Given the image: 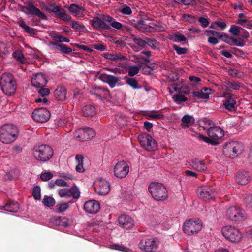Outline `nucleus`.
<instances>
[{"label": "nucleus", "mask_w": 252, "mask_h": 252, "mask_svg": "<svg viewBox=\"0 0 252 252\" xmlns=\"http://www.w3.org/2000/svg\"><path fill=\"white\" fill-rule=\"evenodd\" d=\"M19 135L17 127L12 124H5L0 128V141L4 144L15 141Z\"/></svg>", "instance_id": "f257e3e1"}, {"label": "nucleus", "mask_w": 252, "mask_h": 252, "mask_svg": "<svg viewBox=\"0 0 252 252\" xmlns=\"http://www.w3.org/2000/svg\"><path fill=\"white\" fill-rule=\"evenodd\" d=\"M0 84L2 91L7 95L11 96L16 92L17 83L12 74L3 73L0 77Z\"/></svg>", "instance_id": "f03ea898"}, {"label": "nucleus", "mask_w": 252, "mask_h": 252, "mask_svg": "<svg viewBox=\"0 0 252 252\" xmlns=\"http://www.w3.org/2000/svg\"><path fill=\"white\" fill-rule=\"evenodd\" d=\"M148 189L152 197L156 201H163L168 197L167 189L161 183L152 182Z\"/></svg>", "instance_id": "7ed1b4c3"}, {"label": "nucleus", "mask_w": 252, "mask_h": 252, "mask_svg": "<svg viewBox=\"0 0 252 252\" xmlns=\"http://www.w3.org/2000/svg\"><path fill=\"white\" fill-rule=\"evenodd\" d=\"M33 155L37 160L47 161L53 156V150L48 145L36 146L33 149Z\"/></svg>", "instance_id": "20e7f679"}, {"label": "nucleus", "mask_w": 252, "mask_h": 252, "mask_svg": "<svg viewBox=\"0 0 252 252\" xmlns=\"http://www.w3.org/2000/svg\"><path fill=\"white\" fill-rule=\"evenodd\" d=\"M202 224L199 219H189L187 220L183 226L185 233L188 235H192L198 233L202 229Z\"/></svg>", "instance_id": "39448f33"}, {"label": "nucleus", "mask_w": 252, "mask_h": 252, "mask_svg": "<svg viewBox=\"0 0 252 252\" xmlns=\"http://www.w3.org/2000/svg\"><path fill=\"white\" fill-rule=\"evenodd\" d=\"M44 9L47 11L54 13L55 17L65 22H68L71 20V16L66 14L65 10L60 5H56L54 3H50L48 5H45Z\"/></svg>", "instance_id": "423d86ee"}, {"label": "nucleus", "mask_w": 252, "mask_h": 252, "mask_svg": "<svg viewBox=\"0 0 252 252\" xmlns=\"http://www.w3.org/2000/svg\"><path fill=\"white\" fill-rule=\"evenodd\" d=\"M243 150V146L241 143L232 141L225 144L223 152L226 156L233 158L241 154Z\"/></svg>", "instance_id": "0eeeda50"}, {"label": "nucleus", "mask_w": 252, "mask_h": 252, "mask_svg": "<svg viewBox=\"0 0 252 252\" xmlns=\"http://www.w3.org/2000/svg\"><path fill=\"white\" fill-rule=\"evenodd\" d=\"M20 11L27 15L36 16L41 20H47V16L42 12L39 8L35 6L32 1H28L27 6H25L21 4H18Z\"/></svg>", "instance_id": "6e6552de"}, {"label": "nucleus", "mask_w": 252, "mask_h": 252, "mask_svg": "<svg viewBox=\"0 0 252 252\" xmlns=\"http://www.w3.org/2000/svg\"><path fill=\"white\" fill-rule=\"evenodd\" d=\"M222 233L226 239L233 243L239 242L242 238V234L239 229L232 226L223 227Z\"/></svg>", "instance_id": "1a4fd4ad"}, {"label": "nucleus", "mask_w": 252, "mask_h": 252, "mask_svg": "<svg viewBox=\"0 0 252 252\" xmlns=\"http://www.w3.org/2000/svg\"><path fill=\"white\" fill-rule=\"evenodd\" d=\"M138 140L141 146L148 151H155L157 148L155 140L149 134H140L138 136Z\"/></svg>", "instance_id": "9d476101"}, {"label": "nucleus", "mask_w": 252, "mask_h": 252, "mask_svg": "<svg viewBox=\"0 0 252 252\" xmlns=\"http://www.w3.org/2000/svg\"><path fill=\"white\" fill-rule=\"evenodd\" d=\"M198 197L205 201L214 199L216 193L214 188L207 186L200 187L197 189Z\"/></svg>", "instance_id": "9b49d317"}, {"label": "nucleus", "mask_w": 252, "mask_h": 252, "mask_svg": "<svg viewBox=\"0 0 252 252\" xmlns=\"http://www.w3.org/2000/svg\"><path fill=\"white\" fill-rule=\"evenodd\" d=\"M227 217L233 221H242L245 218L244 211L236 206L229 207L226 211Z\"/></svg>", "instance_id": "f8f14e48"}, {"label": "nucleus", "mask_w": 252, "mask_h": 252, "mask_svg": "<svg viewBox=\"0 0 252 252\" xmlns=\"http://www.w3.org/2000/svg\"><path fill=\"white\" fill-rule=\"evenodd\" d=\"M95 131L91 128H80L76 131L74 137L79 141H85L94 137Z\"/></svg>", "instance_id": "ddd939ff"}, {"label": "nucleus", "mask_w": 252, "mask_h": 252, "mask_svg": "<svg viewBox=\"0 0 252 252\" xmlns=\"http://www.w3.org/2000/svg\"><path fill=\"white\" fill-rule=\"evenodd\" d=\"M109 15H103L102 18L99 17L95 16L92 20L90 21V24L94 29L98 30H109L111 27L109 24H107V21H105Z\"/></svg>", "instance_id": "4468645a"}, {"label": "nucleus", "mask_w": 252, "mask_h": 252, "mask_svg": "<svg viewBox=\"0 0 252 252\" xmlns=\"http://www.w3.org/2000/svg\"><path fill=\"white\" fill-rule=\"evenodd\" d=\"M32 117L35 121L39 123H44L49 119L50 113L46 108H38L33 111Z\"/></svg>", "instance_id": "2eb2a0df"}, {"label": "nucleus", "mask_w": 252, "mask_h": 252, "mask_svg": "<svg viewBox=\"0 0 252 252\" xmlns=\"http://www.w3.org/2000/svg\"><path fill=\"white\" fill-rule=\"evenodd\" d=\"M139 247L145 252H155L157 250V244L153 238L142 239L139 243Z\"/></svg>", "instance_id": "dca6fc26"}, {"label": "nucleus", "mask_w": 252, "mask_h": 252, "mask_svg": "<svg viewBox=\"0 0 252 252\" xmlns=\"http://www.w3.org/2000/svg\"><path fill=\"white\" fill-rule=\"evenodd\" d=\"M129 166L124 161L118 162L114 166V175L119 178L125 177L129 172Z\"/></svg>", "instance_id": "f3484780"}, {"label": "nucleus", "mask_w": 252, "mask_h": 252, "mask_svg": "<svg viewBox=\"0 0 252 252\" xmlns=\"http://www.w3.org/2000/svg\"><path fill=\"white\" fill-rule=\"evenodd\" d=\"M222 96L225 98L223 101L224 108L229 111L235 110L237 97L229 92H224Z\"/></svg>", "instance_id": "a211bd4d"}, {"label": "nucleus", "mask_w": 252, "mask_h": 252, "mask_svg": "<svg viewBox=\"0 0 252 252\" xmlns=\"http://www.w3.org/2000/svg\"><path fill=\"white\" fill-rule=\"evenodd\" d=\"M95 191L99 195H105L110 190V184L105 180L101 179L98 180L95 186Z\"/></svg>", "instance_id": "6ab92c4d"}, {"label": "nucleus", "mask_w": 252, "mask_h": 252, "mask_svg": "<svg viewBox=\"0 0 252 252\" xmlns=\"http://www.w3.org/2000/svg\"><path fill=\"white\" fill-rule=\"evenodd\" d=\"M84 209L88 213L95 214L99 210L100 204L97 201L90 200L85 203Z\"/></svg>", "instance_id": "aec40b11"}, {"label": "nucleus", "mask_w": 252, "mask_h": 252, "mask_svg": "<svg viewBox=\"0 0 252 252\" xmlns=\"http://www.w3.org/2000/svg\"><path fill=\"white\" fill-rule=\"evenodd\" d=\"M119 224L124 228L128 229L134 225L133 220L128 215H122L118 218Z\"/></svg>", "instance_id": "412c9836"}, {"label": "nucleus", "mask_w": 252, "mask_h": 252, "mask_svg": "<svg viewBox=\"0 0 252 252\" xmlns=\"http://www.w3.org/2000/svg\"><path fill=\"white\" fill-rule=\"evenodd\" d=\"M236 182L242 185L247 184L251 180V177L248 172L238 171L235 175Z\"/></svg>", "instance_id": "4be33fe9"}, {"label": "nucleus", "mask_w": 252, "mask_h": 252, "mask_svg": "<svg viewBox=\"0 0 252 252\" xmlns=\"http://www.w3.org/2000/svg\"><path fill=\"white\" fill-rule=\"evenodd\" d=\"M68 11L74 16L82 18L84 16L83 13L85 11V9L80 5L72 3L68 7Z\"/></svg>", "instance_id": "5701e85b"}, {"label": "nucleus", "mask_w": 252, "mask_h": 252, "mask_svg": "<svg viewBox=\"0 0 252 252\" xmlns=\"http://www.w3.org/2000/svg\"><path fill=\"white\" fill-rule=\"evenodd\" d=\"M99 78L103 82L107 83L111 88H113L116 84L121 80L120 77L104 73L101 74Z\"/></svg>", "instance_id": "b1692460"}, {"label": "nucleus", "mask_w": 252, "mask_h": 252, "mask_svg": "<svg viewBox=\"0 0 252 252\" xmlns=\"http://www.w3.org/2000/svg\"><path fill=\"white\" fill-rule=\"evenodd\" d=\"M55 98L58 101H64L68 98L66 88L64 86H58L54 91Z\"/></svg>", "instance_id": "393cba45"}, {"label": "nucleus", "mask_w": 252, "mask_h": 252, "mask_svg": "<svg viewBox=\"0 0 252 252\" xmlns=\"http://www.w3.org/2000/svg\"><path fill=\"white\" fill-rule=\"evenodd\" d=\"M209 137L217 141L221 139L224 136L223 130L219 127H214L210 128L207 131Z\"/></svg>", "instance_id": "a878e982"}, {"label": "nucleus", "mask_w": 252, "mask_h": 252, "mask_svg": "<svg viewBox=\"0 0 252 252\" xmlns=\"http://www.w3.org/2000/svg\"><path fill=\"white\" fill-rule=\"evenodd\" d=\"M47 83V80L45 76L42 73L37 74L32 80V85L36 88L43 87Z\"/></svg>", "instance_id": "bb28decb"}, {"label": "nucleus", "mask_w": 252, "mask_h": 252, "mask_svg": "<svg viewBox=\"0 0 252 252\" xmlns=\"http://www.w3.org/2000/svg\"><path fill=\"white\" fill-rule=\"evenodd\" d=\"M189 163L190 166L198 171H204L207 168L203 160H199L197 158L192 159Z\"/></svg>", "instance_id": "cd10ccee"}, {"label": "nucleus", "mask_w": 252, "mask_h": 252, "mask_svg": "<svg viewBox=\"0 0 252 252\" xmlns=\"http://www.w3.org/2000/svg\"><path fill=\"white\" fill-rule=\"evenodd\" d=\"M226 43L230 45H235L239 47H243L246 45V41L241 38L237 39L230 36L226 39Z\"/></svg>", "instance_id": "c85d7f7f"}, {"label": "nucleus", "mask_w": 252, "mask_h": 252, "mask_svg": "<svg viewBox=\"0 0 252 252\" xmlns=\"http://www.w3.org/2000/svg\"><path fill=\"white\" fill-rule=\"evenodd\" d=\"M96 113V108L92 105H87L82 109L83 115L85 117H93Z\"/></svg>", "instance_id": "c756f323"}, {"label": "nucleus", "mask_w": 252, "mask_h": 252, "mask_svg": "<svg viewBox=\"0 0 252 252\" xmlns=\"http://www.w3.org/2000/svg\"><path fill=\"white\" fill-rule=\"evenodd\" d=\"M17 24L20 27L24 29L26 32L30 34L31 35L34 36L36 34V30L27 26L23 20L18 21Z\"/></svg>", "instance_id": "7c9ffc66"}, {"label": "nucleus", "mask_w": 252, "mask_h": 252, "mask_svg": "<svg viewBox=\"0 0 252 252\" xmlns=\"http://www.w3.org/2000/svg\"><path fill=\"white\" fill-rule=\"evenodd\" d=\"M104 57L105 59H109L112 61H123L126 60L127 59V58L125 56L122 55L121 53H105L104 55Z\"/></svg>", "instance_id": "2f4dec72"}, {"label": "nucleus", "mask_w": 252, "mask_h": 252, "mask_svg": "<svg viewBox=\"0 0 252 252\" xmlns=\"http://www.w3.org/2000/svg\"><path fill=\"white\" fill-rule=\"evenodd\" d=\"M19 175V170L14 169L10 170L8 172L6 173L4 175V178L6 181L15 180L18 178Z\"/></svg>", "instance_id": "473e14b6"}, {"label": "nucleus", "mask_w": 252, "mask_h": 252, "mask_svg": "<svg viewBox=\"0 0 252 252\" xmlns=\"http://www.w3.org/2000/svg\"><path fill=\"white\" fill-rule=\"evenodd\" d=\"M84 157L81 155H77L75 156V160L77 163V165L76 166V170L79 173L83 172L85 170L83 166Z\"/></svg>", "instance_id": "72a5a7b5"}, {"label": "nucleus", "mask_w": 252, "mask_h": 252, "mask_svg": "<svg viewBox=\"0 0 252 252\" xmlns=\"http://www.w3.org/2000/svg\"><path fill=\"white\" fill-rule=\"evenodd\" d=\"M105 21H107V23L110 24L113 28L117 30H120L123 27L122 24L117 22L112 17L109 15V17H107Z\"/></svg>", "instance_id": "f704fd0d"}, {"label": "nucleus", "mask_w": 252, "mask_h": 252, "mask_svg": "<svg viewBox=\"0 0 252 252\" xmlns=\"http://www.w3.org/2000/svg\"><path fill=\"white\" fill-rule=\"evenodd\" d=\"M6 204L8 206V211L11 212H17L19 208V203L14 200H9L7 202Z\"/></svg>", "instance_id": "c9c22d12"}, {"label": "nucleus", "mask_w": 252, "mask_h": 252, "mask_svg": "<svg viewBox=\"0 0 252 252\" xmlns=\"http://www.w3.org/2000/svg\"><path fill=\"white\" fill-rule=\"evenodd\" d=\"M94 89L100 94L102 100L106 98L109 94V92L107 89L99 86L95 87Z\"/></svg>", "instance_id": "e433bc0d"}, {"label": "nucleus", "mask_w": 252, "mask_h": 252, "mask_svg": "<svg viewBox=\"0 0 252 252\" xmlns=\"http://www.w3.org/2000/svg\"><path fill=\"white\" fill-rule=\"evenodd\" d=\"M51 36L53 39V40L55 41H56L57 42L59 43H62V42H66L68 43L69 42L70 40L68 38L64 37L61 35H60L59 34L56 33H53Z\"/></svg>", "instance_id": "4c0bfd02"}, {"label": "nucleus", "mask_w": 252, "mask_h": 252, "mask_svg": "<svg viewBox=\"0 0 252 252\" xmlns=\"http://www.w3.org/2000/svg\"><path fill=\"white\" fill-rule=\"evenodd\" d=\"M42 203L45 206L51 207L55 205L56 201L52 197L45 195L42 200Z\"/></svg>", "instance_id": "58836bf2"}, {"label": "nucleus", "mask_w": 252, "mask_h": 252, "mask_svg": "<svg viewBox=\"0 0 252 252\" xmlns=\"http://www.w3.org/2000/svg\"><path fill=\"white\" fill-rule=\"evenodd\" d=\"M145 115L148 117L155 119H161L163 118L164 116L163 114H160L158 111L155 110L147 112Z\"/></svg>", "instance_id": "ea45409f"}, {"label": "nucleus", "mask_w": 252, "mask_h": 252, "mask_svg": "<svg viewBox=\"0 0 252 252\" xmlns=\"http://www.w3.org/2000/svg\"><path fill=\"white\" fill-rule=\"evenodd\" d=\"M194 96L198 99H208L209 98V92H204L202 90L200 91H194L192 92Z\"/></svg>", "instance_id": "a19ab883"}, {"label": "nucleus", "mask_w": 252, "mask_h": 252, "mask_svg": "<svg viewBox=\"0 0 252 252\" xmlns=\"http://www.w3.org/2000/svg\"><path fill=\"white\" fill-rule=\"evenodd\" d=\"M126 83L134 89H141V87L138 85V81L134 78H128Z\"/></svg>", "instance_id": "79ce46f5"}, {"label": "nucleus", "mask_w": 252, "mask_h": 252, "mask_svg": "<svg viewBox=\"0 0 252 252\" xmlns=\"http://www.w3.org/2000/svg\"><path fill=\"white\" fill-rule=\"evenodd\" d=\"M32 194L35 200H40L41 198V188L39 186L36 185L32 189Z\"/></svg>", "instance_id": "37998d69"}, {"label": "nucleus", "mask_w": 252, "mask_h": 252, "mask_svg": "<svg viewBox=\"0 0 252 252\" xmlns=\"http://www.w3.org/2000/svg\"><path fill=\"white\" fill-rule=\"evenodd\" d=\"M198 138L199 140H202L206 143L211 144L212 145H215L218 143V142L217 141H215V140H213L210 137H207L206 136H203L202 134H199L198 136Z\"/></svg>", "instance_id": "c03bdc74"}, {"label": "nucleus", "mask_w": 252, "mask_h": 252, "mask_svg": "<svg viewBox=\"0 0 252 252\" xmlns=\"http://www.w3.org/2000/svg\"><path fill=\"white\" fill-rule=\"evenodd\" d=\"M228 87L235 90H239L241 87V83L234 81H228L225 82Z\"/></svg>", "instance_id": "a18cd8bd"}, {"label": "nucleus", "mask_w": 252, "mask_h": 252, "mask_svg": "<svg viewBox=\"0 0 252 252\" xmlns=\"http://www.w3.org/2000/svg\"><path fill=\"white\" fill-rule=\"evenodd\" d=\"M173 99L177 104H180L182 102L188 100V98L182 94H177L173 96Z\"/></svg>", "instance_id": "49530a36"}, {"label": "nucleus", "mask_w": 252, "mask_h": 252, "mask_svg": "<svg viewBox=\"0 0 252 252\" xmlns=\"http://www.w3.org/2000/svg\"><path fill=\"white\" fill-rule=\"evenodd\" d=\"M13 57L17 61L20 62L21 63H24L25 62L24 56L23 54L19 51H16L14 52L13 53Z\"/></svg>", "instance_id": "de8ad7c7"}, {"label": "nucleus", "mask_w": 252, "mask_h": 252, "mask_svg": "<svg viewBox=\"0 0 252 252\" xmlns=\"http://www.w3.org/2000/svg\"><path fill=\"white\" fill-rule=\"evenodd\" d=\"M58 47L60 48V50L63 53L69 54L71 53L72 50L71 48L67 46L65 44L61 43V44H58Z\"/></svg>", "instance_id": "09e8293b"}, {"label": "nucleus", "mask_w": 252, "mask_h": 252, "mask_svg": "<svg viewBox=\"0 0 252 252\" xmlns=\"http://www.w3.org/2000/svg\"><path fill=\"white\" fill-rule=\"evenodd\" d=\"M146 43L147 45L149 46L152 49H155L158 45H159L158 42L155 39L146 38Z\"/></svg>", "instance_id": "8fccbe9b"}, {"label": "nucleus", "mask_w": 252, "mask_h": 252, "mask_svg": "<svg viewBox=\"0 0 252 252\" xmlns=\"http://www.w3.org/2000/svg\"><path fill=\"white\" fill-rule=\"evenodd\" d=\"M133 57L141 64L144 65H147L150 63V60L140 55H135Z\"/></svg>", "instance_id": "3c124183"}, {"label": "nucleus", "mask_w": 252, "mask_h": 252, "mask_svg": "<svg viewBox=\"0 0 252 252\" xmlns=\"http://www.w3.org/2000/svg\"><path fill=\"white\" fill-rule=\"evenodd\" d=\"M140 70V68L136 66H130L128 69V74L130 77H133L135 75L138 73Z\"/></svg>", "instance_id": "603ef678"}, {"label": "nucleus", "mask_w": 252, "mask_h": 252, "mask_svg": "<svg viewBox=\"0 0 252 252\" xmlns=\"http://www.w3.org/2000/svg\"><path fill=\"white\" fill-rule=\"evenodd\" d=\"M172 47L173 49L176 52L177 54L178 55L185 54L188 52L187 48L180 47L176 44H173Z\"/></svg>", "instance_id": "864d4df0"}, {"label": "nucleus", "mask_w": 252, "mask_h": 252, "mask_svg": "<svg viewBox=\"0 0 252 252\" xmlns=\"http://www.w3.org/2000/svg\"><path fill=\"white\" fill-rule=\"evenodd\" d=\"M240 29H243L242 28L237 26L236 25H233L231 26L229 32L231 33L234 36H238L239 35L240 32Z\"/></svg>", "instance_id": "5fc2aeb1"}, {"label": "nucleus", "mask_w": 252, "mask_h": 252, "mask_svg": "<svg viewBox=\"0 0 252 252\" xmlns=\"http://www.w3.org/2000/svg\"><path fill=\"white\" fill-rule=\"evenodd\" d=\"M69 22H71V27L76 31H80L81 29L85 28V26L84 25H81L79 24L78 22L72 20L71 19V21H69Z\"/></svg>", "instance_id": "6e6d98bb"}, {"label": "nucleus", "mask_w": 252, "mask_h": 252, "mask_svg": "<svg viewBox=\"0 0 252 252\" xmlns=\"http://www.w3.org/2000/svg\"><path fill=\"white\" fill-rule=\"evenodd\" d=\"M173 41L176 42L186 41L187 38L182 34L176 33L173 35Z\"/></svg>", "instance_id": "4d7b16f0"}, {"label": "nucleus", "mask_w": 252, "mask_h": 252, "mask_svg": "<svg viewBox=\"0 0 252 252\" xmlns=\"http://www.w3.org/2000/svg\"><path fill=\"white\" fill-rule=\"evenodd\" d=\"M132 41L134 42L136 44L138 45L139 46L141 47H144L146 45V40H144L140 38H137L135 37L134 35H132Z\"/></svg>", "instance_id": "13d9d810"}, {"label": "nucleus", "mask_w": 252, "mask_h": 252, "mask_svg": "<svg viewBox=\"0 0 252 252\" xmlns=\"http://www.w3.org/2000/svg\"><path fill=\"white\" fill-rule=\"evenodd\" d=\"M71 196L75 199H78L80 197V191L79 189L77 187L71 188L70 189Z\"/></svg>", "instance_id": "bf43d9fd"}, {"label": "nucleus", "mask_w": 252, "mask_h": 252, "mask_svg": "<svg viewBox=\"0 0 252 252\" xmlns=\"http://www.w3.org/2000/svg\"><path fill=\"white\" fill-rule=\"evenodd\" d=\"M244 200L246 206L251 208L252 207V194H247Z\"/></svg>", "instance_id": "052dcab7"}, {"label": "nucleus", "mask_w": 252, "mask_h": 252, "mask_svg": "<svg viewBox=\"0 0 252 252\" xmlns=\"http://www.w3.org/2000/svg\"><path fill=\"white\" fill-rule=\"evenodd\" d=\"M56 208L59 212H63L68 208V204L67 203H60L56 205Z\"/></svg>", "instance_id": "680f3d73"}, {"label": "nucleus", "mask_w": 252, "mask_h": 252, "mask_svg": "<svg viewBox=\"0 0 252 252\" xmlns=\"http://www.w3.org/2000/svg\"><path fill=\"white\" fill-rule=\"evenodd\" d=\"M59 195L61 197H70L71 192L70 189H62L59 191Z\"/></svg>", "instance_id": "e2e57ef3"}, {"label": "nucleus", "mask_w": 252, "mask_h": 252, "mask_svg": "<svg viewBox=\"0 0 252 252\" xmlns=\"http://www.w3.org/2000/svg\"><path fill=\"white\" fill-rule=\"evenodd\" d=\"M53 177V174L50 172H45L40 175V178L44 181L49 180Z\"/></svg>", "instance_id": "0e129e2a"}, {"label": "nucleus", "mask_w": 252, "mask_h": 252, "mask_svg": "<svg viewBox=\"0 0 252 252\" xmlns=\"http://www.w3.org/2000/svg\"><path fill=\"white\" fill-rule=\"evenodd\" d=\"M40 88L38 90V92L42 97L47 96L50 94V90L49 89L44 88L43 87Z\"/></svg>", "instance_id": "69168bd1"}, {"label": "nucleus", "mask_w": 252, "mask_h": 252, "mask_svg": "<svg viewBox=\"0 0 252 252\" xmlns=\"http://www.w3.org/2000/svg\"><path fill=\"white\" fill-rule=\"evenodd\" d=\"M109 248L111 249L119 250L123 252H126L125 249L126 248L123 246L119 245L117 244H113L110 245Z\"/></svg>", "instance_id": "338daca9"}, {"label": "nucleus", "mask_w": 252, "mask_h": 252, "mask_svg": "<svg viewBox=\"0 0 252 252\" xmlns=\"http://www.w3.org/2000/svg\"><path fill=\"white\" fill-rule=\"evenodd\" d=\"M198 21L203 27H207L209 26V22L207 18L203 17H200L198 19Z\"/></svg>", "instance_id": "774afa93"}]
</instances>
